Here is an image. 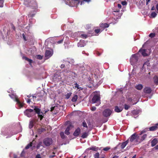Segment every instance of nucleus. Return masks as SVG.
Masks as SVG:
<instances>
[{"label":"nucleus","instance_id":"obj_1","mask_svg":"<svg viewBox=\"0 0 158 158\" xmlns=\"http://www.w3.org/2000/svg\"><path fill=\"white\" fill-rule=\"evenodd\" d=\"M34 110L31 109H27L24 111V113L25 115L28 117H30L37 113L41 120L43 117V113L40 111V109L37 106H34Z\"/></svg>","mask_w":158,"mask_h":158},{"label":"nucleus","instance_id":"obj_2","mask_svg":"<svg viewBox=\"0 0 158 158\" xmlns=\"http://www.w3.org/2000/svg\"><path fill=\"white\" fill-rule=\"evenodd\" d=\"M23 4L27 6H30L34 9V11L32 13L30 12L28 14L29 16L33 17L35 14L36 9L38 8V6L36 2L34 0L31 1V0H23Z\"/></svg>","mask_w":158,"mask_h":158},{"label":"nucleus","instance_id":"obj_3","mask_svg":"<svg viewBox=\"0 0 158 158\" xmlns=\"http://www.w3.org/2000/svg\"><path fill=\"white\" fill-rule=\"evenodd\" d=\"M11 91L12 94H9V96L11 98L13 99L16 102V104L19 106V108L22 107L23 106V103L20 102L19 100L18 99L17 96H16L15 94L14 93L13 91L11 90Z\"/></svg>","mask_w":158,"mask_h":158},{"label":"nucleus","instance_id":"obj_4","mask_svg":"<svg viewBox=\"0 0 158 158\" xmlns=\"http://www.w3.org/2000/svg\"><path fill=\"white\" fill-rule=\"evenodd\" d=\"M67 1H69L70 3V6L73 7L79 4L80 2V5H81L84 3V2H86L88 3L91 1V0H82L81 2L79 0H73L71 2L70 1V0H67Z\"/></svg>","mask_w":158,"mask_h":158},{"label":"nucleus","instance_id":"obj_5","mask_svg":"<svg viewBox=\"0 0 158 158\" xmlns=\"http://www.w3.org/2000/svg\"><path fill=\"white\" fill-rule=\"evenodd\" d=\"M139 56L138 53H136L132 55L131 57L130 61L131 65H135L137 62Z\"/></svg>","mask_w":158,"mask_h":158},{"label":"nucleus","instance_id":"obj_6","mask_svg":"<svg viewBox=\"0 0 158 158\" xmlns=\"http://www.w3.org/2000/svg\"><path fill=\"white\" fill-rule=\"evenodd\" d=\"M63 74V72H57L54 75L53 79L54 81H62L64 80V79H62L61 76Z\"/></svg>","mask_w":158,"mask_h":158},{"label":"nucleus","instance_id":"obj_7","mask_svg":"<svg viewBox=\"0 0 158 158\" xmlns=\"http://www.w3.org/2000/svg\"><path fill=\"white\" fill-rule=\"evenodd\" d=\"M92 101L93 103H96V106H98L101 103L99 94H94L92 99Z\"/></svg>","mask_w":158,"mask_h":158},{"label":"nucleus","instance_id":"obj_8","mask_svg":"<svg viewBox=\"0 0 158 158\" xmlns=\"http://www.w3.org/2000/svg\"><path fill=\"white\" fill-rule=\"evenodd\" d=\"M128 139L131 142H133L134 144H137L139 140V137L136 133H135L131 136Z\"/></svg>","mask_w":158,"mask_h":158},{"label":"nucleus","instance_id":"obj_9","mask_svg":"<svg viewBox=\"0 0 158 158\" xmlns=\"http://www.w3.org/2000/svg\"><path fill=\"white\" fill-rule=\"evenodd\" d=\"M53 50L50 48H48L46 50L45 54V59H47L53 55Z\"/></svg>","mask_w":158,"mask_h":158},{"label":"nucleus","instance_id":"obj_10","mask_svg":"<svg viewBox=\"0 0 158 158\" xmlns=\"http://www.w3.org/2000/svg\"><path fill=\"white\" fill-rule=\"evenodd\" d=\"M43 143L46 146H49L52 144L53 140L52 138H47L43 140Z\"/></svg>","mask_w":158,"mask_h":158},{"label":"nucleus","instance_id":"obj_11","mask_svg":"<svg viewBox=\"0 0 158 158\" xmlns=\"http://www.w3.org/2000/svg\"><path fill=\"white\" fill-rule=\"evenodd\" d=\"M150 63L149 61H145L143 64V66L141 69L142 71L145 72L146 71V69L150 70Z\"/></svg>","mask_w":158,"mask_h":158},{"label":"nucleus","instance_id":"obj_12","mask_svg":"<svg viewBox=\"0 0 158 158\" xmlns=\"http://www.w3.org/2000/svg\"><path fill=\"white\" fill-rule=\"evenodd\" d=\"M64 72L66 74L64 73V74L65 76H66L69 77H75V73L72 72L69 69H66L64 71Z\"/></svg>","mask_w":158,"mask_h":158},{"label":"nucleus","instance_id":"obj_13","mask_svg":"<svg viewBox=\"0 0 158 158\" xmlns=\"http://www.w3.org/2000/svg\"><path fill=\"white\" fill-rule=\"evenodd\" d=\"M111 113V110L109 109H106L103 112V115L106 117L110 116Z\"/></svg>","mask_w":158,"mask_h":158},{"label":"nucleus","instance_id":"obj_14","mask_svg":"<svg viewBox=\"0 0 158 158\" xmlns=\"http://www.w3.org/2000/svg\"><path fill=\"white\" fill-rule=\"evenodd\" d=\"M73 127V126L71 124H69L66 129L64 133L66 135H68L70 134L69 131Z\"/></svg>","mask_w":158,"mask_h":158},{"label":"nucleus","instance_id":"obj_15","mask_svg":"<svg viewBox=\"0 0 158 158\" xmlns=\"http://www.w3.org/2000/svg\"><path fill=\"white\" fill-rule=\"evenodd\" d=\"M123 109V104L120 106H116L115 107L114 111L115 112L119 113L121 112Z\"/></svg>","mask_w":158,"mask_h":158},{"label":"nucleus","instance_id":"obj_16","mask_svg":"<svg viewBox=\"0 0 158 158\" xmlns=\"http://www.w3.org/2000/svg\"><path fill=\"white\" fill-rule=\"evenodd\" d=\"M140 53H141L144 56H147L148 55V54L147 52V50L145 49H140L137 53H138L139 54Z\"/></svg>","mask_w":158,"mask_h":158},{"label":"nucleus","instance_id":"obj_17","mask_svg":"<svg viewBox=\"0 0 158 158\" xmlns=\"http://www.w3.org/2000/svg\"><path fill=\"white\" fill-rule=\"evenodd\" d=\"M100 74H99V72L98 70L94 73V77L96 80V82H98L100 80Z\"/></svg>","mask_w":158,"mask_h":158},{"label":"nucleus","instance_id":"obj_18","mask_svg":"<svg viewBox=\"0 0 158 158\" xmlns=\"http://www.w3.org/2000/svg\"><path fill=\"white\" fill-rule=\"evenodd\" d=\"M86 43L85 41L83 40H81L79 42L77 43L78 47H82L86 45Z\"/></svg>","mask_w":158,"mask_h":158},{"label":"nucleus","instance_id":"obj_19","mask_svg":"<svg viewBox=\"0 0 158 158\" xmlns=\"http://www.w3.org/2000/svg\"><path fill=\"white\" fill-rule=\"evenodd\" d=\"M77 36H78L83 39H86L88 37L87 35L84 34L82 32H78L77 33Z\"/></svg>","mask_w":158,"mask_h":158},{"label":"nucleus","instance_id":"obj_20","mask_svg":"<svg viewBox=\"0 0 158 158\" xmlns=\"http://www.w3.org/2000/svg\"><path fill=\"white\" fill-rule=\"evenodd\" d=\"M81 129L80 128H77L75 131L73 133L74 136H78L80 134Z\"/></svg>","mask_w":158,"mask_h":158},{"label":"nucleus","instance_id":"obj_21","mask_svg":"<svg viewBox=\"0 0 158 158\" xmlns=\"http://www.w3.org/2000/svg\"><path fill=\"white\" fill-rule=\"evenodd\" d=\"M152 91L151 89L150 88L148 87H145L144 89V92L145 93L150 94Z\"/></svg>","mask_w":158,"mask_h":158},{"label":"nucleus","instance_id":"obj_22","mask_svg":"<svg viewBox=\"0 0 158 158\" xmlns=\"http://www.w3.org/2000/svg\"><path fill=\"white\" fill-rule=\"evenodd\" d=\"M158 128V123L156 124L154 126H152L149 128V131H154L156 130Z\"/></svg>","mask_w":158,"mask_h":158},{"label":"nucleus","instance_id":"obj_23","mask_svg":"<svg viewBox=\"0 0 158 158\" xmlns=\"http://www.w3.org/2000/svg\"><path fill=\"white\" fill-rule=\"evenodd\" d=\"M100 27L103 30L106 28L108 27H109V24L106 23H100Z\"/></svg>","mask_w":158,"mask_h":158},{"label":"nucleus","instance_id":"obj_24","mask_svg":"<svg viewBox=\"0 0 158 158\" xmlns=\"http://www.w3.org/2000/svg\"><path fill=\"white\" fill-rule=\"evenodd\" d=\"M158 142V140L157 139H154L151 142V146H154Z\"/></svg>","mask_w":158,"mask_h":158},{"label":"nucleus","instance_id":"obj_25","mask_svg":"<svg viewBox=\"0 0 158 158\" xmlns=\"http://www.w3.org/2000/svg\"><path fill=\"white\" fill-rule=\"evenodd\" d=\"M129 142V139L127 140L126 141L122 143L121 146L122 149H123L127 145L128 143Z\"/></svg>","mask_w":158,"mask_h":158},{"label":"nucleus","instance_id":"obj_26","mask_svg":"<svg viewBox=\"0 0 158 158\" xmlns=\"http://www.w3.org/2000/svg\"><path fill=\"white\" fill-rule=\"evenodd\" d=\"M98 149V147H97L95 146H93L87 148L86 149V151L89 150H92L94 151H97Z\"/></svg>","mask_w":158,"mask_h":158},{"label":"nucleus","instance_id":"obj_27","mask_svg":"<svg viewBox=\"0 0 158 158\" xmlns=\"http://www.w3.org/2000/svg\"><path fill=\"white\" fill-rule=\"evenodd\" d=\"M119 10H116L115 11H114L113 12V14L114 15H119V16H118V17L116 18L117 19H118V18H120L121 16L120 15H119Z\"/></svg>","mask_w":158,"mask_h":158},{"label":"nucleus","instance_id":"obj_28","mask_svg":"<svg viewBox=\"0 0 158 158\" xmlns=\"http://www.w3.org/2000/svg\"><path fill=\"white\" fill-rule=\"evenodd\" d=\"M154 83L156 84H158V77L156 76H155L153 77Z\"/></svg>","mask_w":158,"mask_h":158},{"label":"nucleus","instance_id":"obj_29","mask_svg":"<svg viewBox=\"0 0 158 158\" xmlns=\"http://www.w3.org/2000/svg\"><path fill=\"white\" fill-rule=\"evenodd\" d=\"M89 134L88 132H84L82 135L81 137L83 138H85L87 137Z\"/></svg>","mask_w":158,"mask_h":158},{"label":"nucleus","instance_id":"obj_30","mask_svg":"<svg viewBox=\"0 0 158 158\" xmlns=\"http://www.w3.org/2000/svg\"><path fill=\"white\" fill-rule=\"evenodd\" d=\"M143 87V85L142 84H139L135 86V88L139 90L142 89Z\"/></svg>","mask_w":158,"mask_h":158},{"label":"nucleus","instance_id":"obj_31","mask_svg":"<svg viewBox=\"0 0 158 158\" xmlns=\"http://www.w3.org/2000/svg\"><path fill=\"white\" fill-rule=\"evenodd\" d=\"M23 58L28 61L29 62L30 64H31V63H32V60L26 57L23 56Z\"/></svg>","mask_w":158,"mask_h":158},{"label":"nucleus","instance_id":"obj_32","mask_svg":"<svg viewBox=\"0 0 158 158\" xmlns=\"http://www.w3.org/2000/svg\"><path fill=\"white\" fill-rule=\"evenodd\" d=\"M64 39V38H63L62 39H61L59 41H56L55 42L54 44H61L63 42V41Z\"/></svg>","mask_w":158,"mask_h":158},{"label":"nucleus","instance_id":"obj_33","mask_svg":"<svg viewBox=\"0 0 158 158\" xmlns=\"http://www.w3.org/2000/svg\"><path fill=\"white\" fill-rule=\"evenodd\" d=\"M22 38L25 41H27V37L25 33L22 34Z\"/></svg>","mask_w":158,"mask_h":158},{"label":"nucleus","instance_id":"obj_34","mask_svg":"<svg viewBox=\"0 0 158 158\" xmlns=\"http://www.w3.org/2000/svg\"><path fill=\"white\" fill-rule=\"evenodd\" d=\"M77 99V96L76 95L72 98L71 100L73 102H75Z\"/></svg>","mask_w":158,"mask_h":158},{"label":"nucleus","instance_id":"obj_35","mask_svg":"<svg viewBox=\"0 0 158 158\" xmlns=\"http://www.w3.org/2000/svg\"><path fill=\"white\" fill-rule=\"evenodd\" d=\"M71 94H72V93L71 92L68 93L65 95V98L67 99H68L71 96Z\"/></svg>","mask_w":158,"mask_h":158},{"label":"nucleus","instance_id":"obj_36","mask_svg":"<svg viewBox=\"0 0 158 158\" xmlns=\"http://www.w3.org/2000/svg\"><path fill=\"white\" fill-rule=\"evenodd\" d=\"M33 126V121L31 120L30 122L29 127L30 128H32Z\"/></svg>","mask_w":158,"mask_h":158},{"label":"nucleus","instance_id":"obj_37","mask_svg":"<svg viewBox=\"0 0 158 158\" xmlns=\"http://www.w3.org/2000/svg\"><path fill=\"white\" fill-rule=\"evenodd\" d=\"M148 131V128H147L141 131L140 132V135H141L142 134H143L144 133H145Z\"/></svg>","mask_w":158,"mask_h":158},{"label":"nucleus","instance_id":"obj_38","mask_svg":"<svg viewBox=\"0 0 158 158\" xmlns=\"http://www.w3.org/2000/svg\"><path fill=\"white\" fill-rule=\"evenodd\" d=\"M156 15V13L154 12H152L151 15V17L153 18L155 17Z\"/></svg>","mask_w":158,"mask_h":158},{"label":"nucleus","instance_id":"obj_39","mask_svg":"<svg viewBox=\"0 0 158 158\" xmlns=\"http://www.w3.org/2000/svg\"><path fill=\"white\" fill-rule=\"evenodd\" d=\"M4 0H0V7H2L3 6V3Z\"/></svg>","mask_w":158,"mask_h":158},{"label":"nucleus","instance_id":"obj_40","mask_svg":"<svg viewBox=\"0 0 158 158\" xmlns=\"http://www.w3.org/2000/svg\"><path fill=\"white\" fill-rule=\"evenodd\" d=\"M60 135L62 139H64L65 138V136L64 135L63 132H60Z\"/></svg>","mask_w":158,"mask_h":158},{"label":"nucleus","instance_id":"obj_41","mask_svg":"<svg viewBox=\"0 0 158 158\" xmlns=\"http://www.w3.org/2000/svg\"><path fill=\"white\" fill-rule=\"evenodd\" d=\"M82 125L84 127H86V128H88L87 124L85 121L83 122Z\"/></svg>","mask_w":158,"mask_h":158},{"label":"nucleus","instance_id":"obj_42","mask_svg":"<svg viewBox=\"0 0 158 158\" xmlns=\"http://www.w3.org/2000/svg\"><path fill=\"white\" fill-rule=\"evenodd\" d=\"M130 107V106L127 105L126 104L124 105V109L125 110H128Z\"/></svg>","mask_w":158,"mask_h":158},{"label":"nucleus","instance_id":"obj_43","mask_svg":"<svg viewBox=\"0 0 158 158\" xmlns=\"http://www.w3.org/2000/svg\"><path fill=\"white\" fill-rule=\"evenodd\" d=\"M99 154L98 152H97L94 155V158H99Z\"/></svg>","mask_w":158,"mask_h":158},{"label":"nucleus","instance_id":"obj_44","mask_svg":"<svg viewBox=\"0 0 158 158\" xmlns=\"http://www.w3.org/2000/svg\"><path fill=\"white\" fill-rule=\"evenodd\" d=\"M36 58L39 60H41L43 58V56L40 55H38L36 56Z\"/></svg>","mask_w":158,"mask_h":158},{"label":"nucleus","instance_id":"obj_45","mask_svg":"<svg viewBox=\"0 0 158 158\" xmlns=\"http://www.w3.org/2000/svg\"><path fill=\"white\" fill-rule=\"evenodd\" d=\"M147 137V135L146 134H145L143 135L141 137V140H144L145 138H146Z\"/></svg>","mask_w":158,"mask_h":158},{"label":"nucleus","instance_id":"obj_46","mask_svg":"<svg viewBox=\"0 0 158 158\" xmlns=\"http://www.w3.org/2000/svg\"><path fill=\"white\" fill-rule=\"evenodd\" d=\"M42 143V142H40L36 146V148L37 149H39V148L41 146Z\"/></svg>","mask_w":158,"mask_h":158},{"label":"nucleus","instance_id":"obj_47","mask_svg":"<svg viewBox=\"0 0 158 158\" xmlns=\"http://www.w3.org/2000/svg\"><path fill=\"white\" fill-rule=\"evenodd\" d=\"M155 34L154 33H151L149 35V36L151 38H153L155 37Z\"/></svg>","mask_w":158,"mask_h":158},{"label":"nucleus","instance_id":"obj_48","mask_svg":"<svg viewBox=\"0 0 158 158\" xmlns=\"http://www.w3.org/2000/svg\"><path fill=\"white\" fill-rule=\"evenodd\" d=\"M75 87L77 88L78 89H82L81 87H80L79 85L77 83H75Z\"/></svg>","mask_w":158,"mask_h":158},{"label":"nucleus","instance_id":"obj_49","mask_svg":"<svg viewBox=\"0 0 158 158\" xmlns=\"http://www.w3.org/2000/svg\"><path fill=\"white\" fill-rule=\"evenodd\" d=\"M32 143H30V144H28L26 147H25V149H28L30 147H31L32 146Z\"/></svg>","mask_w":158,"mask_h":158},{"label":"nucleus","instance_id":"obj_50","mask_svg":"<svg viewBox=\"0 0 158 158\" xmlns=\"http://www.w3.org/2000/svg\"><path fill=\"white\" fill-rule=\"evenodd\" d=\"M121 4L123 6H126L127 5V3L126 1H123L122 2Z\"/></svg>","mask_w":158,"mask_h":158},{"label":"nucleus","instance_id":"obj_51","mask_svg":"<svg viewBox=\"0 0 158 158\" xmlns=\"http://www.w3.org/2000/svg\"><path fill=\"white\" fill-rule=\"evenodd\" d=\"M110 149V147H107L104 148L103 149V150L105 151H107L108 150H109Z\"/></svg>","mask_w":158,"mask_h":158},{"label":"nucleus","instance_id":"obj_52","mask_svg":"<svg viewBox=\"0 0 158 158\" xmlns=\"http://www.w3.org/2000/svg\"><path fill=\"white\" fill-rule=\"evenodd\" d=\"M65 38L64 43H67L68 42L69 37L67 36H66Z\"/></svg>","mask_w":158,"mask_h":158},{"label":"nucleus","instance_id":"obj_53","mask_svg":"<svg viewBox=\"0 0 158 158\" xmlns=\"http://www.w3.org/2000/svg\"><path fill=\"white\" fill-rule=\"evenodd\" d=\"M74 61V60H70V61H68L67 62L68 63H69L70 64L72 65V63Z\"/></svg>","mask_w":158,"mask_h":158},{"label":"nucleus","instance_id":"obj_54","mask_svg":"<svg viewBox=\"0 0 158 158\" xmlns=\"http://www.w3.org/2000/svg\"><path fill=\"white\" fill-rule=\"evenodd\" d=\"M139 112L138 111H136L135 110H133L132 112V113L133 114H138Z\"/></svg>","mask_w":158,"mask_h":158},{"label":"nucleus","instance_id":"obj_55","mask_svg":"<svg viewBox=\"0 0 158 158\" xmlns=\"http://www.w3.org/2000/svg\"><path fill=\"white\" fill-rule=\"evenodd\" d=\"M100 31V29H95V32L96 33L98 34V33H99V32H100V31Z\"/></svg>","mask_w":158,"mask_h":158},{"label":"nucleus","instance_id":"obj_56","mask_svg":"<svg viewBox=\"0 0 158 158\" xmlns=\"http://www.w3.org/2000/svg\"><path fill=\"white\" fill-rule=\"evenodd\" d=\"M76 33H71V37H72L73 38L75 37V36L76 35Z\"/></svg>","mask_w":158,"mask_h":158},{"label":"nucleus","instance_id":"obj_57","mask_svg":"<svg viewBox=\"0 0 158 158\" xmlns=\"http://www.w3.org/2000/svg\"><path fill=\"white\" fill-rule=\"evenodd\" d=\"M96 107L95 106H93L91 107V110H92V111H94L96 110Z\"/></svg>","mask_w":158,"mask_h":158},{"label":"nucleus","instance_id":"obj_58","mask_svg":"<svg viewBox=\"0 0 158 158\" xmlns=\"http://www.w3.org/2000/svg\"><path fill=\"white\" fill-rule=\"evenodd\" d=\"M81 70H83V69H84V67L83 66V65H81V66H80V69H79L81 70Z\"/></svg>","mask_w":158,"mask_h":158},{"label":"nucleus","instance_id":"obj_59","mask_svg":"<svg viewBox=\"0 0 158 158\" xmlns=\"http://www.w3.org/2000/svg\"><path fill=\"white\" fill-rule=\"evenodd\" d=\"M35 158H41V157L40 154H37L36 155Z\"/></svg>","mask_w":158,"mask_h":158},{"label":"nucleus","instance_id":"obj_60","mask_svg":"<svg viewBox=\"0 0 158 158\" xmlns=\"http://www.w3.org/2000/svg\"><path fill=\"white\" fill-rule=\"evenodd\" d=\"M24 152L23 151H22L21 155L20 156L22 157L24 156Z\"/></svg>","mask_w":158,"mask_h":158},{"label":"nucleus","instance_id":"obj_61","mask_svg":"<svg viewBox=\"0 0 158 158\" xmlns=\"http://www.w3.org/2000/svg\"><path fill=\"white\" fill-rule=\"evenodd\" d=\"M118 8L120 9L122 7L121 5L120 4H118Z\"/></svg>","mask_w":158,"mask_h":158},{"label":"nucleus","instance_id":"obj_62","mask_svg":"<svg viewBox=\"0 0 158 158\" xmlns=\"http://www.w3.org/2000/svg\"><path fill=\"white\" fill-rule=\"evenodd\" d=\"M27 103H30L31 102V100L29 99H27Z\"/></svg>","mask_w":158,"mask_h":158},{"label":"nucleus","instance_id":"obj_63","mask_svg":"<svg viewBox=\"0 0 158 158\" xmlns=\"http://www.w3.org/2000/svg\"><path fill=\"white\" fill-rule=\"evenodd\" d=\"M154 148H155L156 149H158V144Z\"/></svg>","mask_w":158,"mask_h":158},{"label":"nucleus","instance_id":"obj_64","mask_svg":"<svg viewBox=\"0 0 158 158\" xmlns=\"http://www.w3.org/2000/svg\"><path fill=\"white\" fill-rule=\"evenodd\" d=\"M118 156H114L112 158H118Z\"/></svg>","mask_w":158,"mask_h":158}]
</instances>
